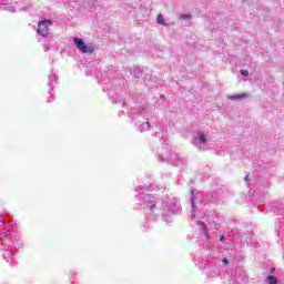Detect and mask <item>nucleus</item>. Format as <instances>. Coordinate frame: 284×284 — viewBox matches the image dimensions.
<instances>
[{
    "label": "nucleus",
    "mask_w": 284,
    "mask_h": 284,
    "mask_svg": "<svg viewBox=\"0 0 284 284\" xmlns=\"http://www.w3.org/2000/svg\"><path fill=\"white\" fill-rule=\"evenodd\" d=\"M244 181H250V175H246V176L244 178Z\"/></svg>",
    "instance_id": "obj_22"
},
{
    "label": "nucleus",
    "mask_w": 284,
    "mask_h": 284,
    "mask_svg": "<svg viewBox=\"0 0 284 284\" xmlns=\"http://www.w3.org/2000/svg\"><path fill=\"white\" fill-rule=\"evenodd\" d=\"M159 161H162V163H165L166 161V163H171L172 165H174L175 168H180L181 170L187 164V160L180 156L179 153L174 151H171L166 158L159 155Z\"/></svg>",
    "instance_id": "obj_3"
},
{
    "label": "nucleus",
    "mask_w": 284,
    "mask_h": 284,
    "mask_svg": "<svg viewBox=\"0 0 284 284\" xmlns=\"http://www.w3.org/2000/svg\"><path fill=\"white\" fill-rule=\"evenodd\" d=\"M195 141H199L200 150H205V145H207V138H205V134L203 132H197Z\"/></svg>",
    "instance_id": "obj_6"
},
{
    "label": "nucleus",
    "mask_w": 284,
    "mask_h": 284,
    "mask_svg": "<svg viewBox=\"0 0 284 284\" xmlns=\"http://www.w3.org/2000/svg\"><path fill=\"white\" fill-rule=\"evenodd\" d=\"M190 18V16H182V19H189Z\"/></svg>",
    "instance_id": "obj_23"
},
{
    "label": "nucleus",
    "mask_w": 284,
    "mask_h": 284,
    "mask_svg": "<svg viewBox=\"0 0 284 284\" xmlns=\"http://www.w3.org/2000/svg\"><path fill=\"white\" fill-rule=\"evenodd\" d=\"M43 48H44V52H49L50 51V48L48 47V44H44Z\"/></svg>",
    "instance_id": "obj_20"
},
{
    "label": "nucleus",
    "mask_w": 284,
    "mask_h": 284,
    "mask_svg": "<svg viewBox=\"0 0 284 284\" xmlns=\"http://www.w3.org/2000/svg\"><path fill=\"white\" fill-rule=\"evenodd\" d=\"M55 85H57V75L52 71L51 75H49V82H48V87L50 88L49 89V94H52V90H54Z\"/></svg>",
    "instance_id": "obj_7"
},
{
    "label": "nucleus",
    "mask_w": 284,
    "mask_h": 284,
    "mask_svg": "<svg viewBox=\"0 0 284 284\" xmlns=\"http://www.w3.org/2000/svg\"><path fill=\"white\" fill-rule=\"evenodd\" d=\"M250 95L247 93H240L234 95H229L227 99L230 101H243V99H247Z\"/></svg>",
    "instance_id": "obj_8"
},
{
    "label": "nucleus",
    "mask_w": 284,
    "mask_h": 284,
    "mask_svg": "<svg viewBox=\"0 0 284 284\" xmlns=\"http://www.w3.org/2000/svg\"><path fill=\"white\" fill-rule=\"evenodd\" d=\"M192 219L196 217V202L194 201V190L191 191Z\"/></svg>",
    "instance_id": "obj_9"
},
{
    "label": "nucleus",
    "mask_w": 284,
    "mask_h": 284,
    "mask_svg": "<svg viewBox=\"0 0 284 284\" xmlns=\"http://www.w3.org/2000/svg\"><path fill=\"white\" fill-rule=\"evenodd\" d=\"M240 73L242 74V77H250V71L247 70H241Z\"/></svg>",
    "instance_id": "obj_18"
},
{
    "label": "nucleus",
    "mask_w": 284,
    "mask_h": 284,
    "mask_svg": "<svg viewBox=\"0 0 284 284\" xmlns=\"http://www.w3.org/2000/svg\"><path fill=\"white\" fill-rule=\"evenodd\" d=\"M89 11L94 12L97 10V6H99V0H90L88 1Z\"/></svg>",
    "instance_id": "obj_12"
},
{
    "label": "nucleus",
    "mask_w": 284,
    "mask_h": 284,
    "mask_svg": "<svg viewBox=\"0 0 284 284\" xmlns=\"http://www.w3.org/2000/svg\"><path fill=\"white\" fill-rule=\"evenodd\" d=\"M220 242H221V243H225V235H222V236L220 237Z\"/></svg>",
    "instance_id": "obj_21"
},
{
    "label": "nucleus",
    "mask_w": 284,
    "mask_h": 284,
    "mask_svg": "<svg viewBox=\"0 0 284 284\" xmlns=\"http://www.w3.org/2000/svg\"><path fill=\"white\" fill-rule=\"evenodd\" d=\"M136 205L145 207L151 214L162 216L166 223H172V216L181 210V202L174 196L166 195L162 200L144 192H154V185L139 186L136 190Z\"/></svg>",
    "instance_id": "obj_1"
},
{
    "label": "nucleus",
    "mask_w": 284,
    "mask_h": 284,
    "mask_svg": "<svg viewBox=\"0 0 284 284\" xmlns=\"http://www.w3.org/2000/svg\"><path fill=\"white\" fill-rule=\"evenodd\" d=\"M136 128H138L139 132H148V130H150V122L136 124Z\"/></svg>",
    "instance_id": "obj_13"
},
{
    "label": "nucleus",
    "mask_w": 284,
    "mask_h": 284,
    "mask_svg": "<svg viewBox=\"0 0 284 284\" xmlns=\"http://www.w3.org/2000/svg\"><path fill=\"white\" fill-rule=\"evenodd\" d=\"M73 43L82 54H92L94 52V45L85 44L81 38H73Z\"/></svg>",
    "instance_id": "obj_4"
},
{
    "label": "nucleus",
    "mask_w": 284,
    "mask_h": 284,
    "mask_svg": "<svg viewBox=\"0 0 284 284\" xmlns=\"http://www.w3.org/2000/svg\"><path fill=\"white\" fill-rule=\"evenodd\" d=\"M4 225H6V217H3L2 214H0V245H4V247H7L3 254L7 263H12V261H14V253L10 250H12V245H14V242L12 241V236L3 232Z\"/></svg>",
    "instance_id": "obj_2"
},
{
    "label": "nucleus",
    "mask_w": 284,
    "mask_h": 284,
    "mask_svg": "<svg viewBox=\"0 0 284 284\" xmlns=\"http://www.w3.org/2000/svg\"><path fill=\"white\" fill-rule=\"evenodd\" d=\"M52 102V100H48V103H51Z\"/></svg>",
    "instance_id": "obj_24"
},
{
    "label": "nucleus",
    "mask_w": 284,
    "mask_h": 284,
    "mask_svg": "<svg viewBox=\"0 0 284 284\" xmlns=\"http://www.w3.org/2000/svg\"><path fill=\"white\" fill-rule=\"evenodd\" d=\"M197 224L202 226V232H203V234H207V226L205 225V223L199 221Z\"/></svg>",
    "instance_id": "obj_17"
},
{
    "label": "nucleus",
    "mask_w": 284,
    "mask_h": 284,
    "mask_svg": "<svg viewBox=\"0 0 284 284\" xmlns=\"http://www.w3.org/2000/svg\"><path fill=\"white\" fill-rule=\"evenodd\" d=\"M131 74L135 77V79H141L143 77V71L139 67H134Z\"/></svg>",
    "instance_id": "obj_10"
},
{
    "label": "nucleus",
    "mask_w": 284,
    "mask_h": 284,
    "mask_svg": "<svg viewBox=\"0 0 284 284\" xmlns=\"http://www.w3.org/2000/svg\"><path fill=\"white\" fill-rule=\"evenodd\" d=\"M50 26H52V20L50 19L40 21L38 23V29H37L39 37H42L43 39H48V34H50V30L48 28H50Z\"/></svg>",
    "instance_id": "obj_5"
},
{
    "label": "nucleus",
    "mask_w": 284,
    "mask_h": 284,
    "mask_svg": "<svg viewBox=\"0 0 284 284\" xmlns=\"http://www.w3.org/2000/svg\"><path fill=\"white\" fill-rule=\"evenodd\" d=\"M222 263H223L224 265H227V264L230 263V261L227 260V257H224V258L222 260Z\"/></svg>",
    "instance_id": "obj_19"
},
{
    "label": "nucleus",
    "mask_w": 284,
    "mask_h": 284,
    "mask_svg": "<svg viewBox=\"0 0 284 284\" xmlns=\"http://www.w3.org/2000/svg\"><path fill=\"white\" fill-rule=\"evenodd\" d=\"M11 0H0V10H9L12 12V7H8Z\"/></svg>",
    "instance_id": "obj_11"
},
{
    "label": "nucleus",
    "mask_w": 284,
    "mask_h": 284,
    "mask_svg": "<svg viewBox=\"0 0 284 284\" xmlns=\"http://www.w3.org/2000/svg\"><path fill=\"white\" fill-rule=\"evenodd\" d=\"M245 277H233L230 284H244Z\"/></svg>",
    "instance_id": "obj_15"
},
{
    "label": "nucleus",
    "mask_w": 284,
    "mask_h": 284,
    "mask_svg": "<svg viewBox=\"0 0 284 284\" xmlns=\"http://www.w3.org/2000/svg\"><path fill=\"white\" fill-rule=\"evenodd\" d=\"M156 21L160 26H168V23L165 22V18L163 17V14H158L156 17Z\"/></svg>",
    "instance_id": "obj_16"
},
{
    "label": "nucleus",
    "mask_w": 284,
    "mask_h": 284,
    "mask_svg": "<svg viewBox=\"0 0 284 284\" xmlns=\"http://www.w3.org/2000/svg\"><path fill=\"white\" fill-rule=\"evenodd\" d=\"M266 284H278V278L274 275H268L265 280Z\"/></svg>",
    "instance_id": "obj_14"
}]
</instances>
